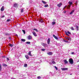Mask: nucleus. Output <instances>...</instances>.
<instances>
[{
    "label": "nucleus",
    "instance_id": "obj_1",
    "mask_svg": "<svg viewBox=\"0 0 79 79\" xmlns=\"http://www.w3.org/2000/svg\"><path fill=\"white\" fill-rule=\"evenodd\" d=\"M69 4H70L69 5H68L67 7V8H68V9L69 8H70V7H71V5H72V4H73V2H71L70 1H69Z\"/></svg>",
    "mask_w": 79,
    "mask_h": 79
},
{
    "label": "nucleus",
    "instance_id": "obj_2",
    "mask_svg": "<svg viewBox=\"0 0 79 79\" xmlns=\"http://www.w3.org/2000/svg\"><path fill=\"white\" fill-rule=\"evenodd\" d=\"M69 61L70 63L71 64H73V59L72 58H70L69 60Z\"/></svg>",
    "mask_w": 79,
    "mask_h": 79
},
{
    "label": "nucleus",
    "instance_id": "obj_3",
    "mask_svg": "<svg viewBox=\"0 0 79 79\" xmlns=\"http://www.w3.org/2000/svg\"><path fill=\"white\" fill-rule=\"evenodd\" d=\"M61 69L62 71H67L68 69V68H61Z\"/></svg>",
    "mask_w": 79,
    "mask_h": 79
},
{
    "label": "nucleus",
    "instance_id": "obj_4",
    "mask_svg": "<svg viewBox=\"0 0 79 79\" xmlns=\"http://www.w3.org/2000/svg\"><path fill=\"white\" fill-rule=\"evenodd\" d=\"M65 38H66V40H67V41L68 40L69 41H71V39L70 38H69L67 37H65Z\"/></svg>",
    "mask_w": 79,
    "mask_h": 79
},
{
    "label": "nucleus",
    "instance_id": "obj_5",
    "mask_svg": "<svg viewBox=\"0 0 79 79\" xmlns=\"http://www.w3.org/2000/svg\"><path fill=\"white\" fill-rule=\"evenodd\" d=\"M32 38V36L31 35H29L28 37V40H31Z\"/></svg>",
    "mask_w": 79,
    "mask_h": 79
},
{
    "label": "nucleus",
    "instance_id": "obj_6",
    "mask_svg": "<svg viewBox=\"0 0 79 79\" xmlns=\"http://www.w3.org/2000/svg\"><path fill=\"white\" fill-rule=\"evenodd\" d=\"M62 5V3H60L59 4L57 5V6L59 7V8H60V7H61V6Z\"/></svg>",
    "mask_w": 79,
    "mask_h": 79
},
{
    "label": "nucleus",
    "instance_id": "obj_7",
    "mask_svg": "<svg viewBox=\"0 0 79 79\" xmlns=\"http://www.w3.org/2000/svg\"><path fill=\"white\" fill-rule=\"evenodd\" d=\"M53 37H54V38L56 39V40H58V37L55 36V35H53Z\"/></svg>",
    "mask_w": 79,
    "mask_h": 79
},
{
    "label": "nucleus",
    "instance_id": "obj_8",
    "mask_svg": "<svg viewBox=\"0 0 79 79\" xmlns=\"http://www.w3.org/2000/svg\"><path fill=\"white\" fill-rule=\"evenodd\" d=\"M41 45L44 47H46L47 46V44L45 43H41Z\"/></svg>",
    "mask_w": 79,
    "mask_h": 79
},
{
    "label": "nucleus",
    "instance_id": "obj_9",
    "mask_svg": "<svg viewBox=\"0 0 79 79\" xmlns=\"http://www.w3.org/2000/svg\"><path fill=\"white\" fill-rule=\"evenodd\" d=\"M50 40L49 38H48L47 40V44L48 45H49L50 44Z\"/></svg>",
    "mask_w": 79,
    "mask_h": 79
},
{
    "label": "nucleus",
    "instance_id": "obj_10",
    "mask_svg": "<svg viewBox=\"0 0 79 79\" xmlns=\"http://www.w3.org/2000/svg\"><path fill=\"white\" fill-rule=\"evenodd\" d=\"M32 33L34 36H35V37H37V34H36V33H35V32L33 31Z\"/></svg>",
    "mask_w": 79,
    "mask_h": 79
},
{
    "label": "nucleus",
    "instance_id": "obj_11",
    "mask_svg": "<svg viewBox=\"0 0 79 79\" xmlns=\"http://www.w3.org/2000/svg\"><path fill=\"white\" fill-rule=\"evenodd\" d=\"M47 54H48V55H52L53 53H52V52H48L47 53Z\"/></svg>",
    "mask_w": 79,
    "mask_h": 79
},
{
    "label": "nucleus",
    "instance_id": "obj_12",
    "mask_svg": "<svg viewBox=\"0 0 79 79\" xmlns=\"http://www.w3.org/2000/svg\"><path fill=\"white\" fill-rule=\"evenodd\" d=\"M24 8H22V9H20V13H23V11H24Z\"/></svg>",
    "mask_w": 79,
    "mask_h": 79
},
{
    "label": "nucleus",
    "instance_id": "obj_13",
    "mask_svg": "<svg viewBox=\"0 0 79 79\" xmlns=\"http://www.w3.org/2000/svg\"><path fill=\"white\" fill-rule=\"evenodd\" d=\"M4 10V6H2L1 9V10L3 11Z\"/></svg>",
    "mask_w": 79,
    "mask_h": 79
},
{
    "label": "nucleus",
    "instance_id": "obj_14",
    "mask_svg": "<svg viewBox=\"0 0 79 79\" xmlns=\"http://www.w3.org/2000/svg\"><path fill=\"white\" fill-rule=\"evenodd\" d=\"M18 5L16 3H15L14 4V6H15V7H18Z\"/></svg>",
    "mask_w": 79,
    "mask_h": 79
},
{
    "label": "nucleus",
    "instance_id": "obj_15",
    "mask_svg": "<svg viewBox=\"0 0 79 79\" xmlns=\"http://www.w3.org/2000/svg\"><path fill=\"white\" fill-rule=\"evenodd\" d=\"M74 12V10H72L70 13V15H72L73 13Z\"/></svg>",
    "mask_w": 79,
    "mask_h": 79
},
{
    "label": "nucleus",
    "instance_id": "obj_16",
    "mask_svg": "<svg viewBox=\"0 0 79 79\" xmlns=\"http://www.w3.org/2000/svg\"><path fill=\"white\" fill-rule=\"evenodd\" d=\"M64 61L65 63V64H67V63H68V61H67V60H64Z\"/></svg>",
    "mask_w": 79,
    "mask_h": 79
},
{
    "label": "nucleus",
    "instance_id": "obj_17",
    "mask_svg": "<svg viewBox=\"0 0 79 79\" xmlns=\"http://www.w3.org/2000/svg\"><path fill=\"white\" fill-rule=\"evenodd\" d=\"M25 57L27 59H29V57L27 55H26L25 56Z\"/></svg>",
    "mask_w": 79,
    "mask_h": 79
},
{
    "label": "nucleus",
    "instance_id": "obj_18",
    "mask_svg": "<svg viewBox=\"0 0 79 79\" xmlns=\"http://www.w3.org/2000/svg\"><path fill=\"white\" fill-rule=\"evenodd\" d=\"M64 42H65L66 43H69V41H68V40H64Z\"/></svg>",
    "mask_w": 79,
    "mask_h": 79
},
{
    "label": "nucleus",
    "instance_id": "obj_19",
    "mask_svg": "<svg viewBox=\"0 0 79 79\" xmlns=\"http://www.w3.org/2000/svg\"><path fill=\"white\" fill-rule=\"evenodd\" d=\"M13 44H9V46L10 47H13Z\"/></svg>",
    "mask_w": 79,
    "mask_h": 79
},
{
    "label": "nucleus",
    "instance_id": "obj_20",
    "mask_svg": "<svg viewBox=\"0 0 79 79\" xmlns=\"http://www.w3.org/2000/svg\"><path fill=\"white\" fill-rule=\"evenodd\" d=\"M28 55L30 56H32V55H31V51L28 52Z\"/></svg>",
    "mask_w": 79,
    "mask_h": 79
},
{
    "label": "nucleus",
    "instance_id": "obj_21",
    "mask_svg": "<svg viewBox=\"0 0 79 79\" xmlns=\"http://www.w3.org/2000/svg\"><path fill=\"white\" fill-rule=\"evenodd\" d=\"M40 22V23H43L44 22V21H43V19H40V20H39Z\"/></svg>",
    "mask_w": 79,
    "mask_h": 79
},
{
    "label": "nucleus",
    "instance_id": "obj_22",
    "mask_svg": "<svg viewBox=\"0 0 79 79\" xmlns=\"http://www.w3.org/2000/svg\"><path fill=\"white\" fill-rule=\"evenodd\" d=\"M21 41L22 42H25V41H26V40L24 39H21Z\"/></svg>",
    "mask_w": 79,
    "mask_h": 79
},
{
    "label": "nucleus",
    "instance_id": "obj_23",
    "mask_svg": "<svg viewBox=\"0 0 79 79\" xmlns=\"http://www.w3.org/2000/svg\"><path fill=\"white\" fill-rule=\"evenodd\" d=\"M42 2H43L44 4H47V2L44 1H42Z\"/></svg>",
    "mask_w": 79,
    "mask_h": 79
},
{
    "label": "nucleus",
    "instance_id": "obj_24",
    "mask_svg": "<svg viewBox=\"0 0 79 79\" xmlns=\"http://www.w3.org/2000/svg\"><path fill=\"white\" fill-rule=\"evenodd\" d=\"M76 29L77 30V31L79 30V27H78V26H76Z\"/></svg>",
    "mask_w": 79,
    "mask_h": 79
},
{
    "label": "nucleus",
    "instance_id": "obj_25",
    "mask_svg": "<svg viewBox=\"0 0 79 79\" xmlns=\"http://www.w3.org/2000/svg\"><path fill=\"white\" fill-rule=\"evenodd\" d=\"M56 23L55 22H52V25H55V24Z\"/></svg>",
    "mask_w": 79,
    "mask_h": 79
},
{
    "label": "nucleus",
    "instance_id": "obj_26",
    "mask_svg": "<svg viewBox=\"0 0 79 79\" xmlns=\"http://www.w3.org/2000/svg\"><path fill=\"white\" fill-rule=\"evenodd\" d=\"M2 66H7V65H6V64H2Z\"/></svg>",
    "mask_w": 79,
    "mask_h": 79
},
{
    "label": "nucleus",
    "instance_id": "obj_27",
    "mask_svg": "<svg viewBox=\"0 0 79 79\" xmlns=\"http://www.w3.org/2000/svg\"><path fill=\"white\" fill-rule=\"evenodd\" d=\"M2 65L1 64H0V71H2Z\"/></svg>",
    "mask_w": 79,
    "mask_h": 79
},
{
    "label": "nucleus",
    "instance_id": "obj_28",
    "mask_svg": "<svg viewBox=\"0 0 79 79\" xmlns=\"http://www.w3.org/2000/svg\"><path fill=\"white\" fill-rule=\"evenodd\" d=\"M26 44H31V42H26Z\"/></svg>",
    "mask_w": 79,
    "mask_h": 79
},
{
    "label": "nucleus",
    "instance_id": "obj_29",
    "mask_svg": "<svg viewBox=\"0 0 79 79\" xmlns=\"http://www.w3.org/2000/svg\"><path fill=\"white\" fill-rule=\"evenodd\" d=\"M65 34L68 36H69V35L68 34V33H67V32L66 31H65Z\"/></svg>",
    "mask_w": 79,
    "mask_h": 79
},
{
    "label": "nucleus",
    "instance_id": "obj_30",
    "mask_svg": "<svg viewBox=\"0 0 79 79\" xmlns=\"http://www.w3.org/2000/svg\"><path fill=\"white\" fill-rule=\"evenodd\" d=\"M22 31L23 32L24 34H26V31H25V30H23Z\"/></svg>",
    "mask_w": 79,
    "mask_h": 79
},
{
    "label": "nucleus",
    "instance_id": "obj_31",
    "mask_svg": "<svg viewBox=\"0 0 79 79\" xmlns=\"http://www.w3.org/2000/svg\"><path fill=\"white\" fill-rule=\"evenodd\" d=\"M48 6V4H47V5H45L44 6V7H45L46 8V7H47V6Z\"/></svg>",
    "mask_w": 79,
    "mask_h": 79
},
{
    "label": "nucleus",
    "instance_id": "obj_32",
    "mask_svg": "<svg viewBox=\"0 0 79 79\" xmlns=\"http://www.w3.org/2000/svg\"><path fill=\"white\" fill-rule=\"evenodd\" d=\"M34 30H35V31H36V32H38V30H37V29L35 28H34Z\"/></svg>",
    "mask_w": 79,
    "mask_h": 79
},
{
    "label": "nucleus",
    "instance_id": "obj_33",
    "mask_svg": "<svg viewBox=\"0 0 79 79\" xmlns=\"http://www.w3.org/2000/svg\"><path fill=\"white\" fill-rule=\"evenodd\" d=\"M71 30H72V31H74V28H73V27H71Z\"/></svg>",
    "mask_w": 79,
    "mask_h": 79
},
{
    "label": "nucleus",
    "instance_id": "obj_34",
    "mask_svg": "<svg viewBox=\"0 0 79 79\" xmlns=\"http://www.w3.org/2000/svg\"><path fill=\"white\" fill-rule=\"evenodd\" d=\"M27 64H25L24 65V67H27Z\"/></svg>",
    "mask_w": 79,
    "mask_h": 79
},
{
    "label": "nucleus",
    "instance_id": "obj_35",
    "mask_svg": "<svg viewBox=\"0 0 79 79\" xmlns=\"http://www.w3.org/2000/svg\"><path fill=\"white\" fill-rule=\"evenodd\" d=\"M11 21V19H8L7 20V22H9V21Z\"/></svg>",
    "mask_w": 79,
    "mask_h": 79
},
{
    "label": "nucleus",
    "instance_id": "obj_36",
    "mask_svg": "<svg viewBox=\"0 0 79 79\" xmlns=\"http://www.w3.org/2000/svg\"><path fill=\"white\" fill-rule=\"evenodd\" d=\"M54 68H55L56 70L58 69V68H57L56 66H55Z\"/></svg>",
    "mask_w": 79,
    "mask_h": 79
},
{
    "label": "nucleus",
    "instance_id": "obj_37",
    "mask_svg": "<svg viewBox=\"0 0 79 79\" xmlns=\"http://www.w3.org/2000/svg\"><path fill=\"white\" fill-rule=\"evenodd\" d=\"M67 7V6H65L63 8V10H64V9H65V8Z\"/></svg>",
    "mask_w": 79,
    "mask_h": 79
},
{
    "label": "nucleus",
    "instance_id": "obj_38",
    "mask_svg": "<svg viewBox=\"0 0 79 79\" xmlns=\"http://www.w3.org/2000/svg\"><path fill=\"white\" fill-rule=\"evenodd\" d=\"M45 49H42L41 51H45Z\"/></svg>",
    "mask_w": 79,
    "mask_h": 79
},
{
    "label": "nucleus",
    "instance_id": "obj_39",
    "mask_svg": "<svg viewBox=\"0 0 79 79\" xmlns=\"http://www.w3.org/2000/svg\"><path fill=\"white\" fill-rule=\"evenodd\" d=\"M52 63H53V64H55V61H52Z\"/></svg>",
    "mask_w": 79,
    "mask_h": 79
},
{
    "label": "nucleus",
    "instance_id": "obj_40",
    "mask_svg": "<svg viewBox=\"0 0 79 79\" xmlns=\"http://www.w3.org/2000/svg\"><path fill=\"white\" fill-rule=\"evenodd\" d=\"M37 78L38 79H40L41 77L40 76H39L37 77Z\"/></svg>",
    "mask_w": 79,
    "mask_h": 79
},
{
    "label": "nucleus",
    "instance_id": "obj_41",
    "mask_svg": "<svg viewBox=\"0 0 79 79\" xmlns=\"http://www.w3.org/2000/svg\"><path fill=\"white\" fill-rule=\"evenodd\" d=\"M67 33L68 34H71V33L69 31H68Z\"/></svg>",
    "mask_w": 79,
    "mask_h": 79
},
{
    "label": "nucleus",
    "instance_id": "obj_42",
    "mask_svg": "<svg viewBox=\"0 0 79 79\" xmlns=\"http://www.w3.org/2000/svg\"><path fill=\"white\" fill-rule=\"evenodd\" d=\"M6 59L7 60H8V61H9V58H8V57H7L6 58Z\"/></svg>",
    "mask_w": 79,
    "mask_h": 79
},
{
    "label": "nucleus",
    "instance_id": "obj_43",
    "mask_svg": "<svg viewBox=\"0 0 79 79\" xmlns=\"http://www.w3.org/2000/svg\"><path fill=\"white\" fill-rule=\"evenodd\" d=\"M71 54H72V55H73V54H74V52H72L71 53Z\"/></svg>",
    "mask_w": 79,
    "mask_h": 79
},
{
    "label": "nucleus",
    "instance_id": "obj_44",
    "mask_svg": "<svg viewBox=\"0 0 79 79\" xmlns=\"http://www.w3.org/2000/svg\"><path fill=\"white\" fill-rule=\"evenodd\" d=\"M4 17H5V15H4L2 16V18H4Z\"/></svg>",
    "mask_w": 79,
    "mask_h": 79
},
{
    "label": "nucleus",
    "instance_id": "obj_45",
    "mask_svg": "<svg viewBox=\"0 0 79 79\" xmlns=\"http://www.w3.org/2000/svg\"><path fill=\"white\" fill-rule=\"evenodd\" d=\"M66 11H64V13H66Z\"/></svg>",
    "mask_w": 79,
    "mask_h": 79
},
{
    "label": "nucleus",
    "instance_id": "obj_46",
    "mask_svg": "<svg viewBox=\"0 0 79 79\" xmlns=\"http://www.w3.org/2000/svg\"><path fill=\"white\" fill-rule=\"evenodd\" d=\"M9 39H11V37H9Z\"/></svg>",
    "mask_w": 79,
    "mask_h": 79
},
{
    "label": "nucleus",
    "instance_id": "obj_47",
    "mask_svg": "<svg viewBox=\"0 0 79 79\" xmlns=\"http://www.w3.org/2000/svg\"><path fill=\"white\" fill-rule=\"evenodd\" d=\"M77 62H79V60H78V61H77Z\"/></svg>",
    "mask_w": 79,
    "mask_h": 79
},
{
    "label": "nucleus",
    "instance_id": "obj_48",
    "mask_svg": "<svg viewBox=\"0 0 79 79\" xmlns=\"http://www.w3.org/2000/svg\"><path fill=\"white\" fill-rule=\"evenodd\" d=\"M49 64H52V63L50 62V63H49Z\"/></svg>",
    "mask_w": 79,
    "mask_h": 79
},
{
    "label": "nucleus",
    "instance_id": "obj_49",
    "mask_svg": "<svg viewBox=\"0 0 79 79\" xmlns=\"http://www.w3.org/2000/svg\"><path fill=\"white\" fill-rule=\"evenodd\" d=\"M11 79H15V78H11Z\"/></svg>",
    "mask_w": 79,
    "mask_h": 79
},
{
    "label": "nucleus",
    "instance_id": "obj_50",
    "mask_svg": "<svg viewBox=\"0 0 79 79\" xmlns=\"http://www.w3.org/2000/svg\"><path fill=\"white\" fill-rule=\"evenodd\" d=\"M78 67H79V64L78 65Z\"/></svg>",
    "mask_w": 79,
    "mask_h": 79
},
{
    "label": "nucleus",
    "instance_id": "obj_51",
    "mask_svg": "<svg viewBox=\"0 0 79 79\" xmlns=\"http://www.w3.org/2000/svg\"><path fill=\"white\" fill-rule=\"evenodd\" d=\"M76 4H77V1H76Z\"/></svg>",
    "mask_w": 79,
    "mask_h": 79
},
{
    "label": "nucleus",
    "instance_id": "obj_52",
    "mask_svg": "<svg viewBox=\"0 0 79 79\" xmlns=\"http://www.w3.org/2000/svg\"><path fill=\"white\" fill-rule=\"evenodd\" d=\"M8 34H6V35H8Z\"/></svg>",
    "mask_w": 79,
    "mask_h": 79
},
{
    "label": "nucleus",
    "instance_id": "obj_53",
    "mask_svg": "<svg viewBox=\"0 0 79 79\" xmlns=\"http://www.w3.org/2000/svg\"><path fill=\"white\" fill-rule=\"evenodd\" d=\"M72 75V74H70V75Z\"/></svg>",
    "mask_w": 79,
    "mask_h": 79
}]
</instances>
